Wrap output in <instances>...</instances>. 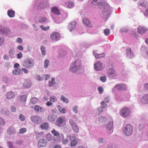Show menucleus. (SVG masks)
I'll list each match as a JSON object with an SVG mask.
<instances>
[{
  "label": "nucleus",
  "mask_w": 148,
  "mask_h": 148,
  "mask_svg": "<svg viewBox=\"0 0 148 148\" xmlns=\"http://www.w3.org/2000/svg\"><path fill=\"white\" fill-rule=\"evenodd\" d=\"M98 0H93L91 2L92 5H97L98 7L101 9H103V13L104 16L107 17H108L110 15V12L109 11L110 6L108 4L106 3L102 2H98Z\"/></svg>",
  "instance_id": "1"
},
{
  "label": "nucleus",
  "mask_w": 148,
  "mask_h": 148,
  "mask_svg": "<svg viewBox=\"0 0 148 148\" xmlns=\"http://www.w3.org/2000/svg\"><path fill=\"white\" fill-rule=\"evenodd\" d=\"M81 65L80 61L79 60H77L75 62L73 63L70 66L69 71L71 72L74 73L77 69Z\"/></svg>",
  "instance_id": "2"
},
{
  "label": "nucleus",
  "mask_w": 148,
  "mask_h": 148,
  "mask_svg": "<svg viewBox=\"0 0 148 148\" xmlns=\"http://www.w3.org/2000/svg\"><path fill=\"white\" fill-rule=\"evenodd\" d=\"M133 127L130 124L126 125L123 129V131L125 134L126 136L131 135L133 132Z\"/></svg>",
  "instance_id": "3"
},
{
  "label": "nucleus",
  "mask_w": 148,
  "mask_h": 148,
  "mask_svg": "<svg viewBox=\"0 0 148 148\" xmlns=\"http://www.w3.org/2000/svg\"><path fill=\"white\" fill-rule=\"evenodd\" d=\"M130 113V109L127 107H124L121 109L120 111L121 115L123 117H128Z\"/></svg>",
  "instance_id": "4"
},
{
  "label": "nucleus",
  "mask_w": 148,
  "mask_h": 148,
  "mask_svg": "<svg viewBox=\"0 0 148 148\" xmlns=\"http://www.w3.org/2000/svg\"><path fill=\"white\" fill-rule=\"evenodd\" d=\"M34 64V61L31 58L26 59L23 64V66L26 68H31Z\"/></svg>",
  "instance_id": "5"
},
{
  "label": "nucleus",
  "mask_w": 148,
  "mask_h": 148,
  "mask_svg": "<svg viewBox=\"0 0 148 148\" xmlns=\"http://www.w3.org/2000/svg\"><path fill=\"white\" fill-rule=\"evenodd\" d=\"M32 121L35 123L39 124L42 122V119L40 116L37 115H33L30 117Z\"/></svg>",
  "instance_id": "6"
},
{
  "label": "nucleus",
  "mask_w": 148,
  "mask_h": 148,
  "mask_svg": "<svg viewBox=\"0 0 148 148\" xmlns=\"http://www.w3.org/2000/svg\"><path fill=\"white\" fill-rule=\"evenodd\" d=\"M102 65V64L101 62L98 61L96 64H94V67L96 71H101L103 69Z\"/></svg>",
  "instance_id": "7"
},
{
  "label": "nucleus",
  "mask_w": 148,
  "mask_h": 148,
  "mask_svg": "<svg viewBox=\"0 0 148 148\" xmlns=\"http://www.w3.org/2000/svg\"><path fill=\"white\" fill-rule=\"evenodd\" d=\"M66 119L64 117H60L58 118L56 120V125L58 126H60L64 122H65Z\"/></svg>",
  "instance_id": "8"
},
{
  "label": "nucleus",
  "mask_w": 148,
  "mask_h": 148,
  "mask_svg": "<svg viewBox=\"0 0 148 148\" xmlns=\"http://www.w3.org/2000/svg\"><path fill=\"white\" fill-rule=\"evenodd\" d=\"M51 38L53 40H57L59 39L60 35L57 32H53L51 35Z\"/></svg>",
  "instance_id": "9"
},
{
  "label": "nucleus",
  "mask_w": 148,
  "mask_h": 148,
  "mask_svg": "<svg viewBox=\"0 0 148 148\" xmlns=\"http://www.w3.org/2000/svg\"><path fill=\"white\" fill-rule=\"evenodd\" d=\"M115 88L119 90H125L126 89V86L124 84H117L115 86Z\"/></svg>",
  "instance_id": "10"
},
{
  "label": "nucleus",
  "mask_w": 148,
  "mask_h": 148,
  "mask_svg": "<svg viewBox=\"0 0 148 148\" xmlns=\"http://www.w3.org/2000/svg\"><path fill=\"white\" fill-rule=\"evenodd\" d=\"M47 144V142L45 139H40L38 142V146L39 147H43L45 146Z\"/></svg>",
  "instance_id": "11"
},
{
  "label": "nucleus",
  "mask_w": 148,
  "mask_h": 148,
  "mask_svg": "<svg viewBox=\"0 0 148 148\" xmlns=\"http://www.w3.org/2000/svg\"><path fill=\"white\" fill-rule=\"evenodd\" d=\"M0 33L3 34H9L10 33V31L7 27H2L0 30Z\"/></svg>",
  "instance_id": "12"
},
{
  "label": "nucleus",
  "mask_w": 148,
  "mask_h": 148,
  "mask_svg": "<svg viewBox=\"0 0 148 148\" xmlns=\"http://www.w3.org/2000/svg\"><path fill=\"white\" fill-rule=\"evenodd\" d=\"M137 30L140 34H143L146 32L147 29L143 26H139L137 28Z\"/></svg>",
  "instance_id": "13"
},
{
  "label": "nucleus",
  "mask_w": 148,
  "mask_h": 148,
  "mask_svg": "<svg viewBox=\"0 0 148 148\" xmlns=\"http://www.w3.org/2000/svg\"><path fill=\"white\" fill-rule=\"evenodd\" d=\"M107 74L111 77H115L116 75L114 69H110L108 70L107 72Z\"/></svg>",
  "instance_id": "14"
},
{
  "label": "nucleus",
  "mask_w": 148,
  "mask_h": 148,
  "mask_svg": "<svg viewBox=\"0 0 148 148\" xmlns=\"http://www.w3.org/2000/svg\"><path fill=\"white\" fill-rule=\"evenodd\" d=\"M71 140H72L70 143L71 146H75L77 144V141L75 136H71Z\"/></svg>",
  "instance_id": "15"
},
{
  "label": "nucleus",
  "mask_w": 148,
  "mask_h": 148,
  "mask_svg": "<svg viewBox=\"0 0 148 148\" xmlns=\"http://www.w3.org/2000/svg\"><path fill=\"white\" fill-rule=\"evenodd\" d=\"M83 22L84 24L86 26L91 27L92 25L90 21L86 18H84L83 19Z\"/></svg>",
  "instance_id": "16"
},
{
  "label": "nucleus",
  "mask_w": 148,
  "mask_h": 148,
  "mask_svg": "<svg viewBox=\"0 0 148 148\" xmlns=\"http://www.w3.org/2000/svg\"><path fill=\"white\" fill-rule=\"evenodd\" d=\"M15 95L14 92L11 91L8 92L6 95V98L9 99H12L14 97Z\"/></svg>",
  "instance_id": "17"
},
{
  "label": "nucleus",
  "mask_w": 148,
  "mask_h": 148,
  "mask_svg": "<svg viewBox=\"0 0 148 148\" xmlns=\"http://www.w3.org/2000/svg\"><path fill=\"white\" fill-rule=\"evenodd\" d=\"M46 138L47 140L49 141H51L53 140L54 142L58 141V138H57L56 139L55 138L53 139V136L50 134H48L46 136Z\"/></svg>",
  "instance_id": "18"
},
{
  "label": "nucleus",
  "mask_w": 148,
  "mask_h": 148,
  "mask_svg": "<svg viewBox=\"0 0 148 148\" xmlns=\"http://www.w3.org/2000/svg\"><path fill=\"white\" fill-rule=\"evenodd\" d=\"M126 55L127 56L131 58L133 56V54L132 52L131 48H127L126 49Z\"/></svg>",
  "instance_id": "19"
},
{
  "label": "nucleus",
  "mask_w": 148,
  "mask_h": 148,
  "mask_svg": "<svg viewBox=\"0 0 148 148\" xmlns=\"http://www.w3.org/2000/svg\"><path fill=\"white\" fill-rule=\"evenodd\" d=\"M141 102L143 103H148V94H146L143 97Z\"/></svg>",
  "instance_id": "20"
},
{
  "label": "nucleus",
  "mask_w": 148,
  "mask_h": 148,
  "mask_svg": "<svg viewBox=\"0 0 148 148\" xmlns=\"http://www.w3.org/2000/svg\"><path fill=\"white\" fill-rule=\"evenodd\" d=\"M51 10L52 12L55 14L59 15L60 14L59 10L56 7H52L51 8Z\"/></svg>",
  "instance_id": "21"
},
{
  "label": "nucleus",
  "mask_w": 148,
  "mask_h": 148,
  "mask_svg": "<svg viewBox=\"0 0 148 148\" xmlns=\"http://www.w3.org/2000/svg\"><path fill=\"white\" fill-rule=\"evenodd\" d=\"M15 12L14 11L11 10H8L7 14L8 16L10 18H12L14 16Z\"/></svg>",
  "instance_id": "22"
},
{
  "label": "nucleus",
  "mask_w": 148,
  "mask_h": 148,
  "mask_svg": "<svg viewBox=\"0 0 148 148\" xmlns=\"http://www.w3.org/2000/svg\"><path fill=\"white\" fill-rule=\"evenodd\" d=\"M49 127L48 123H43L40 125V127L42 130H45L48 128Z\"/></svg>",
  "instance_id": "23"
},
{
  "label": "nucleus",
  "mask_w": 148,
  "mask_h": 148,
  "mask_svg": "<svg viewBox=\"0 0 148 148\" xmlns=\"http://www.w3.org/2000/svg\"><path fill=\"white\" fill-rule=\"evenodd\" d=\"M77 23L75 22H71L69 25V27L71 31V30L73 29L75 27Z\"/></svg>",
  "instance_id": "24"
},
{
  "label": "nucleus",
  "mask_w": 148,
  "mask_h": 148,
  "mask_svg": "<svg viewBox=\"0 0 148 148\" xmlns=\"http://www.w3.org/2000/svg\"><path fill=\"white\" fill-rule=\"evenodd\" d=\"M31 85V83L29 81L26 80L25 81L23 84V86L25 88L29 87Z\"/></svg>",
  "instance_id": "25"
},
{
  "label": "nucleus",
  "mask_w": 148,
  "mask_h": 148,
  "mask_svg": "<svg viewBox=\"0 0 148 148\" xmlns=\"http://www.w3.org/2000/svg\"><path fill=\"white\" fill-rule=\"evenodd\" d=\"M55 79L54 78L52 77L51 79L49 81V86H52L55 84Z\"/></svg>",
  "instance_id": "26"
},
{
  "label": "nucleus",
  "mask_w": 148,
  "mask_h": 148,
  "mask_svg": "<svg viewBox=\"0 0 148 148\" xmlns=\"http://www.w3.org/2000/svg\"><path fill=\"white\" fill-rule=\"evenodd\" d=\"M113 122L112 121L109 122V124H108L106 126L107 129L108 130H110L112 129L113 126Z\"/></svg>",
  "instance_id": "27"
},
{
  "label": "nucleus",
  "mask_w": 148,
  "mask_h": 148,
  "mask_svg": "<svg viewBox=\"0 0 148 148\" xmlns=\"http://www.w3.org/2000/svg\"><path fill=\"white\" fill-rule=\"evenodd\" d=\"M57 108L61 113H64L66 112V110L65 109L62 108L60 105L57 106Z\"/></svg>",
  "instance_id": "28"
},
{
  "label": "nucleus",
  "mask_w": 148,
  "mask_h": 148,
  "mask_svg": "<svg viewBox=\"0 0 148 148\" xmlns=\"http://www.w3.org/2000/svg\"><path fill=\"white\" fill-rule=\"evenodd\" d=\"M95 58H99L101 57H103L105 56V54L104 53L101 54L95 53L94 55Z\"/></svg>",
  "instance_id": "29"
},
{
  "label": "nucleus",
  "mask_w": 148,
  "mask_h": 148,
  "mask_svg": "<svg viewBox=\"0 0 148 148\" xmlns=\"http://www.w3.org/2000/svg\"><path fill=\"white\" fill-rule=\"evenodd\" d=\"M20 99L21 101L25 102L26 100L27 97L25 95H21L20 97Z\"/></svg>",
  "instance_id": "30"
},
{
  "label": "nucleus",
  "mask_w": 148,
  "mask_h": 148,
  "mask_svg": "<svg viewBox=\"0 0 148 148\" xmlns=\"http://www.w3.org/2000/svg\"><path fill=\"white\" fill-rule=\"evenodd\" d=\"M52 134L55 136L58 137L59 136V132L56 131L55 129H53L51 131Z\"/></svg>",
  "instance_id": "31"
},
{
  "label": "nucleus",
  "mask_w": 148,
  "mask_h": 148,
  "mask_svg": "<svg viewBox=\"0 0 148 148\" xmlns=\"http://www.w3.org/2000/svg\"><path fill=\"white\" fill-rule=\"evenodd\" d=\"M21 72V70L19 69H17L14 70L12 72L14 75H17L19 74Z\"/></svg>",
  "instance_id": "32"
},
{
  "label": "nucleus",
  "mask_w": 148,
  "mask_h": 148,
  "mask_svg": "<svg viewBox=\"0 0 148 148\" xmlns=\"http://www.w3.org/2000/svg\"><path fill=\"white\" fill-rule=\"evenodd\" d=\"M72 129L75 132L78 133L79 131V129L77 125L72 127Z\"/></svg>",
  "instance_id": "33"
},
{
  "label": "nucleus",
  "mask_w": 148,
  "mask_h": 148,
  "mask_svg": "<svg viewBox=\"0 0 148 148\" xmlns=\"http://www.w3.org/2000/svg\"><path fill=\"white\" fill-rule=\"evenodd\" d=\"M38 101V99L36 97H33L32 98L30 103L32 104H36Z\"/></svg>",
  "instance_id": "34"
},
{
  "label": "nucleus",
  "mask_w": 148,
  "mask_h": 148,
  "mask_svg": "<svg viewBox=\"0 0 148 148\" xmlns=\"http://www.w3.org/2000/svg\"><path fill=\"white\" fill-rule=\"evenodd\" d=\"M49 100L52 102H54L57 101V99L54 96H52L49 98Z\"/></svg>",
  "instance_id": "35"
},
{
  "label": "nucleus",
  "mask_w": 148,
  "mask_h": 148,
  "mask_svg": "<svg viewBox=\"0 0 148 148\" xmlns=\"http://www.w3.org/2000/svg\"><path fill=\"white\" fill-rule=\"evenodd\" d=\"M69 123L71 128L76 125L74 121L72 119L69 120Z\"/></svg>",
  "instance_id": "36"
},
{
  "label": "nucleus",
  "mask_w": 148,
  "mask_h": 148,
  "mask_svg": "<svg viewBox=\"0 0 148 148\" xmlns=\"http://www.w3.org/2000/svg\"><path fill=\"white\" fill-rule=\"evenodd\" d=\"M48 120L51 122L53 121H54V116L53 115H50L48 117Z\"/></svg>",
  "instance_id": "37"
},
{
  "label": "nucleus",
  "mask_w": 148,
  "mask_h": 148,
  "mask_svg": "<svg viewBox=\"0 0 148 148\" xmlns=\"http://www.w3.org/2000/svg\"><path fill=\"white\" fill-rule=\"evenodd\" d=\"M99 120L101 122H104L106 121V119L105 117L100 116L99 118Z\"/></svg>",
  "instance_id": "38"
},
{
  "label": "nucleus",
  "mask_w": 148,
  "mask_h": 148,
  "mask_svg": "<svg viewBox=\"0 0 148 148\" xmlns=\"http://www.w3.org/2000/svg\"><path fill=\"white\" fill-rule=\"evenodd\" d=\"M60 99L63 102H65L66 103L68 102V99L67 98H65L63 95H62L61 96Z\"/></svg>",
  "instance_id": "39"
},
{
  "label": "nucleus",
  "mask_w": 148,
  "mask_h": 148,
  "mask_svg": "<svg viewBox=\"0 0 148 148\" xmlns=\"http://www.w3.org/2000/svg\"><path fill=\"white\" fill-rule=\"evenodd\" d=\"M47 19L45 17H41L39 19V22L42 23L46 21Z\"/></svg>",
  "instance_id": "40"
},
{
  "label": "nucleus",
  "mask_w": 148,
  "mask_h": 148,
  "mask_svg": "<svg viewBox=\"0 0 148 148\" xmlns=\"http://www.w3.org/2000/svg\"><path fill=\"white\" fill-rule=\"evenodd\" d=\"M41 51L42 55L43 56H45V55L46 51L45 50V48L43 46H41Z\"/></svg>",
  "instance_id": "41"
},
{
  "label": "nucleus",
  "mask_w": 148,
  "mask_h": 148,
  "mask_svg": "<svg viewBox=\"0 0 148 148\" xmlns=\"http://www.w3.org/2000/svg\"><path fill=\"white\" fill-rule=\"evenodd\" d=\"M27 130L25 128H23L20 129L19 133L20 134H23L26 132Z\"/></svg>",
  "instance_id": "42"
},
{
  "label": "nucleus",
  "mask_w": 148,
  "mask_h": 148,
  "mask_svg": "<svg viewBox=\"0 0 148 148\" xmlns=\"http://www.w3.org/2000/svg\"><path fill=\"white\" fill-rule=\"evenodd\" d=\"M49 61L47 59H45L44 61V66L46 68H47L49 66Z\"/></svg>",
  "instance_id": "43"
},
{
  "label": "nucleus",
  "mask_w": 148,
  "mask_h": 148,
  "mask_svg": "<svg viewBox=\"0 0 148 148\" xmlns=\"http://www.w3.org/2000/svg\"><path fill=\"white\" fill-rule=\"evenodd\" d=\"M41 107L38 105L36 106L34 108V110L37 111H39L40 110L41 111Z\"/></svg>",
  "instance_id": "44"
},
{
  "label": "nucleus",
  "mask_w": 148,
  "mask_h": 148,
  "mask_svg": "<svg viewBox=\"0 0 148 148\" xmlns=\"http://www.w3.org/2000/svg\"><path fill=\"white\" fill-rule=\"evenodd\" d=\"M100 79L101 81L103 82H106L107 79L106 77L105 76L101 77Z\"/></svg>",
  "instance_id": "45"
},
{
  "label": "nucleus",
  "mask_w": 148,
  "mask_h": 148,
  "mask_svg": "<svg viewBox=\"0 0 148 148\" xmlns=\"http://www.w3.org/2000/svg\"><path fill=\"white\" fill-rule=\"evenodd\" d=\"M5 124V123L4 119L0 117V125L3 126Z\"/></svg>",
  "instance_id": "46"
},
{
  "label": "nucleus",
  "mask_w": 148,
  "mask_h": 148,
  "mask_svg": "<svg viewBox=\"0 0 148 148\" xmlns=\"http://www.w3.org/2000/svg\"><path fill=\"white\" fill-rule=\"evenodd\" d=\"M19 118L20 120L22 121H24L25 119V116L22 114H21L19 115Z\"/></svg>",
  "instance_id": "47"
},
{
  "label": "nucleus",
  "mask_w": 148,
  "mask_h": 148,
  "mask_svg": "<svg viewBox=\"0 0 148 148\" xmlns=\"http://www.w3.org/2000/svg\"><path fill=\"white\" fill-rule=\"evenodd\" d=\"M104 32L106 36H108L110 34V31L109 29H106L104 30Z\"/></svg>",
  "instance_id": "48"
},
{
  "label": "nucleus",
  "mask_w": 148,
  "mask_h": 148,
  "mask_svg": "<svg viewBox=\"0 0 148 148\" xmlns=\"http://www.w3.org/2000/svg\"><path fill=\"white\" fill-rule=\"evenodd\" d=\"M40 28L43 30L46 31L47 30H48L49 28V26H47V27H45L44 26L42 25H41L40 26Z\"/></svg>",
  "instance_id": "49"
},
{
  "label": "nucleus",
  "mask_w": 148,
  "mask_h": 148,
  "mask_svg": "<svg viewBox=\"0 0 148 148\" xmlns=\"http://www.w3.org/2000/svg\"><path fill=\"white\" fill-rule=\"evenodd\" d=\"M5 39L3 37H0V45H2L4 43Z\"/></svg>",
  "instance_id": "50"
},
{
  "label": "nucleus",
  "mask_w": 148,
  "mask_h": 148,
  "mask_svg": "<svg viewBox=\"0 0 148 148\" xmlns=\"http://www.w3.org/2000/svg\"><path fill=\"white\" fill-rule=\"evenodd\" d=\"M98 90L100 94H101L102 93L103 91V88L101 86L99 87L98 88Z\"/></svg>",
  "instance_id": "51"
},
{
  "label": "nucleus",
  "mask_w": 148,
  "mask_h": 148,
  "mask_svg": "<svg viewBox=\"0 0 148 148\" xmlns=\"http://www.w3.org/2000/svg\"><path fill=\"white\" fill-rule=\"evenodd\" d=\"M69 140L67 139H64L62 140V143L63 144H66L68 143Z\"/></svg>",
  "instance_id": "52"
},
{
  "label": "nucleus",
  "mask_w": 148,
  "mask_h": 148,
  "mask_svg": "<svg viewBox=\"0 0 148 148\" xmlns=\"http://www.w3.org/2000/svg\"><path fill=\"white\" fill-rule=\"evenodd\" d=\"M101 105L103 106L102 107H101V108H105L107 107V104L105 103L104 101H102L101 103Z\"/></svg>",
  "instance_id": "53"
},
{
  "label": "nucleus",
  "mask_w": 148,
  "mask_h": 148,
  "mask_svg": "<svg viewBox=\"0 0 148 148\" xmlns=\"http://www.w3.org/2000/svg\"><path fill=\"white\" fill-rule=\"evenodd\" d=\"M78 107L77 106H75L73 108V111L75 113H77V112Z\"/></svg>",
  "instance_id": "54"
},
{
  "label": "nucleus",
  "mask_w": 148,
  "mask_h": 148,
  "mask_svg": "<svg viewBox=\"0 0 148 148\" xmlns=\"http://www.w3.org/2000/svg\"><path fill=\"white\" fill-rule=\"evenodd\" d=\"M74 6V4L73 2L69 3L68 5V8H71Z\"/></svg>",
  "instance_id": "55"
},
{
  "label": "nucleus",
  "mask_w": 148,
  "mask_h": 148,
  "mask_svg": "<svg viewBox=\"0 0 148 148\" xmlns=\"http://www.w3.org/2000/svg\"><path fill=\"white\" fill-rule=\"evenodd\" d=\"M5 66L7 68H9L11 66V64L9 62H7L5 64Z\"/></svg>",
  "instance_id": "56"
},
{
  "label": "nucleus",
  "mask_w": 148,
  "mask_h": 148,
  "mask_svg": "<svg viewBox=\"0 0 148 148\" xmlns=\"http://www.w3.org/2000/svg\"><path fill=\"white\" fill-rule=\"evenodd\" d=\"M21 70L25 73H28V70L24 68H22Z\"/></svg>",
  "instance_id": "57"
},
{
  "label": "nucleus",
  "mask_w": 148,
  "mask_h": 148,
  "mask_svg": "<svg viewBox=\"0 0 148 148\" xmlns=\"http://www.w3.org/2000/svg\"><path fill=\"white\" fill-rule=\"evenodd\" d=\"M17 58L18 59H20L23 57V54L21 53H20L17 55Z\"/></svg>",
  "instance_id": "58"
},
{
  "label": "nucleus",
  "mask_w": 148,
  "mask_h": 148,
  "mask_svg": "<svg viewBox=\"0 0 148 148\" xmlns=\"http://www.w3.org/2000/svg\"><path fill=\"white\" fill-rule=\"evenodd\" d=\"M17 49L19 50H23V47L22 45H19L17 46Z\"/></svg>",
  "instance_id": "59"
},
{
  "label": "nucleus",
  "mask_w": 148,
  "mask_h": 148,
  "mask_svg": "<svg viewBox=\"0 0 148 148\" xmlns=\"http://www.w3.org/2000/svg\"><path fill=\"white\" fill-rule=\"evenodd\" d=\"M52 102L51 101H48L46 103V105L47 106H49L52 105Z\"/></svg>",
  "instance_id": "60"
},
{
  "label": "nucleus",
  "mask_w": 148,
  "mask_h": 148,
  "mask_svg": "<svg viewBox=\"0 0 148 148\" xmlns=\"http://www.w3.org/2000/svg\"><path fill=\"white\" fill-rule=\"evenodd\" d=\"M16 42L19 43H21L22 42V39L20 38H18L16 39Z\"/></svg>",
  "instance_id": "61"
},
{
  "label": "nucleus",
  "mask_w": 148,
  "mask_h": 148,
  "mask_svg": "<svg viewBox=\"0 0 148 148\" xmlns=\"http://www.w3.org/2000/svg\"><path fill=\"white\" fill-rule=\"evenodd\" d=\"M11 109L12 111L13 112H15L16 110V109L15 107L14 106H12L11 108Z\"/></svg>",
  "instance_id": "62"
},
{
  "label": "nucleus",
  "mask_w": 148,
  "mask_h": 148,
  "mask_svg": "<svg viewBox=\"0 0 148 148\" xmlns=\"http://www.w3.org/2000/svg\"><path fill=\"white\" fill-rule=\"evenodd\" d=\"M37 79L39 81H42V78L40 76H37Z\"/></svg>",
  "instance_id": "63"
},
{
  "label": "nucleus",
  "mask_w": 148,
  "mask_h": 148,
  "mask_svg": "<svg viewBox=\"0 0 148 148\" xmlns=\"http://www.w3.org/2000/svg\"><path fill=\"white\" fill-rule=\"evenodd\" d=\"M53 148H61V147L59 145H55L53 146Z\"/></svg>",
  "instance_id": "64"
}]
</instances>
